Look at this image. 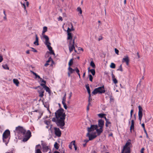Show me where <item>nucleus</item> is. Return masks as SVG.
Returning a JSON list of instances; mask_svg holds the SVG:
<instances>
[{"label": "nucleus", "instance_id": "obj_26", "mask_svg": "<svg viewBox=\"0 0 153 153\" xmlns=\"http://www.w3.org/2000/svg\"><path fill=\"white\" fill-rule=\"evenodd\" d=\"M13 82L17 86H18L19 85V82L18 79H13Z\"/></svg>", "mask_w": 153, "mask_h": 153}, {"label": "nucleus", "instance_id": "obj_39", "mask_svg": "<svg viewBox=\"0 0 153 153\" xmlns=\"http://www.w3.org/2000/svg\"><path fill=\"white\" fill-rule=\"evenodd\" d=\"M21 4L23 6V8H24L25 10L26 11V13H27V11L26 9V6L25 5V3H23V4L21 3Z\"/></svg>", "mask_w": 153, "mask_h": 153}, {"label": "nucleus", "instance_id": "obj_56", "mask_svg": "<svg viewBox=\"0 0 153 153\" xmlns=\"http://www.w3.org/2000/svg\"><path fill=\"white\" fill-rule=\"evenodd\" d=\"M89 140H85L84 141L86 143H87L88 141Z\"/></svg>", "mask_w": 153, "mask_h": 153}, {"label": "nucleus", "instance_id": "obj_5", "mask_svg": "<svg viewBox=\"0 0 153 153\" xmlns=\"http://www.w3.org/2000/svg\"><path fill=\"white\" fill-rule=\"evenodd\" d=\"M131 141L130 140H128L127 141L122 150V153H131V148L132 146Z\"/></svg>", "mask_w": 153, "mask_h": 153}, {"label": "nucleus", "instance_id": "obj_61", "mask_svg": "<svg viewBox=\"0 0 153 153\" xmlns=\"http://www.w3.org/2000/svg\"><path fill=\"white\" fill-rule=\"evenodd\" d=\"M78 74V75L79 76V78H80V74L79 73Z\"/></svg>", "mask_w": 153, "mask_h": 153}, {"label": "nucleus", "instance_id": "obj_35", "mask_svg": "<svg viewBox=\"0 0 153 153\" xmlns=\"http://www.w3.org/2000/svg\"><path fill=\"white\" fill-rule=\"evenodd\" d=\"M73 63V59H71L70 60L69 63H68V65L69 66V67H70L71 65Z\"/></svg>", "mask_w": 153, "mask_h": 153}, {"label": "nucleus", "instance_id": "obj_1", "mask_svg": "<svg viewBox=\"0 0 153 153\" xmlns=\"http://www.w3.org/2000/svg\"><path fill=\"white\" fill-rule=\"evenodd\" d=\"M104 123L103 120L100 119L98 120V125H92L90 127L88 128L87 136L89 137V140L94 139L102 132Z\"/></svg>", "mask_w": 153, "mask_h": 153}, {"label": "nucleus", "instance_id": "obj_60", "mask_svg": "<svg viewBox=\"0 0 153 153\" xmlns=\"http://www.w3.org/2000/svg\"><path fill=\"white\" fill-rule=\"evenodd\" d=\"M102 39V38H99L98 39V40L100 41Z\"/></svg>", "mask_w": 153, "mask_h": 153}, {"label": "nucleus", "instance_id": "obj_25", "mask_svg": "<svg viewBox=\"0 0 153 153\" xmlns=\"http://www.w3.org/2000/svg\"><path fill=\"white\" fill-rule=\"evenodd\" d=\"M73 26L72 25H71V28H69V27H68V30L67 31V33H71L70 32L74 30V29L73 28Z\"/></svg>", "mask_w": 153, "mask_h": 153}, {"label": "nucleus", "instance_id": "obj_51", "mask_svg": "<svg viewBox=\"0 0 153 153\" xmlns=\"http://www.w3.org/2000/svg\"><path fill=\"white\" fill-rule=\"evenodd\" d=\"M141 126L143 129V130H144V129H145L144 124V123H142L141 124Z\"/></svg>", "mask_w": 153, "mask_h": 153}, {"label": "nucleus", "instance_id": "obj_21", "mask_svg": "<svg viewBox=\"0 0 153 153\" xmlns=\"http://www.w3.org/2000/svg\"><path fill=\"white\" fill-rule=\"evenodd\" d=\"M44 90L43 89H42L41 91H38V92L39 94V96L40 97H43L44 95Z\"/></svg>", "mask_w": 153, "mask_h": 153}, {"label": "nucleus", "instance_id": "obj_58", "mask_svg": "<svg viewBox=\"0 0 153 153\" xmlns=\"http://www.w3.org/2000/svg\"><path fill=\"white\" fill-rule=\"evenodd\" d=\"M53 153H60L58 151H55Z\"/></svg>", "mask_w": 153, "mask_h": 153}, {"label": "nucleus", "instance_id": "obj_29", "mask_svg": "<svg viewBox=\"0 0 153 153\" xmlns=\"http://www.w3.org/2000/svg\"><path fill=\"white\" fill-rule=\"evenodd\" d=\"M110 67L111 68H115L116 65L113 62L111 63Z\"/></svg>", "mask_w": 153, "mask_h": 153}, {"label": "nucleus", "instance_id": "obj_27", "mask_svg": "<svg viewBox=\"0 0 153 153\" xmlns=\"http://www.w3.org/2000/svg\"><path fill=\"white\" fill-rule=\"evenodd\" d=\"M105 120L106 121V123L105 124V126L106 127H108V125L110 123V122L108 121V120L106 118V117H104Z\"/></svg>", "mask_w": 153, "mask_h": 153}, {"label": "nucleus", "instance_id": "obj_24", "mask_svg": "<svg viewBox=\"0 0 153 153\" xmlns=\"http://www.w3.org/2000/svg\"><path fill=\"white\" fill-rule=\"evenodd\" d=\"M74 143H75V141L74 140L71 142L69 144V147L71 149H72L73 145H74Z\"/></svg>", "mask_w": 153, "mask_h": 153}, {"label": "nucleus", "instance_id": "obj_34", "mask_svg": "<svg viewBox=\"0 0 153 153\" xmlns=\"http://www.w3.org/2000/svg\"><path fill=\"white\" fill-rule=\"evenodd\" d=\"M54 147L56 149H57L59 148L58 144L57 142H55L54 144Z\"/></svg>", "mask_w": 153, "mask_h": 153}, {"label": "nucleus", "instance_id": "obj_7", "mask_svg": "<svg viewBox=\"0 0 153 153\" xmlns=\"http://www.w3.org/2000/svg\"><path fill=\"white\" fill-rule=\"evenodd\" d=\"M105 91L104 86L103 85L95 89L92 92V93L94 95L97 94H102L104 93Z\"/></svg>", "mask_w": 153, "mask_h": 153}, {"label": "nucleus", "instance_id": "obj_62", "mask_svg": "<svg viewBox=\"0 0 153 153\" xmlns=\"http://www.w3.org/2000/svg\"><path fill=\"white\" fill-rule=\"evenodd\" d=\"M85 73H84L83 74V77H84L85 76Z\"/></svg>", "mask_w": 153, "mask_h": 153}, {"label": "nucleus", "instance_id": "obj_18", "mask_svg": "<svg viewBox=\"0 0 153 153\" xmlns=\"http://www.w3.org/2000/svg\"><path fill=\"white\" fill-rule=\"evenodd\" d=\"M48 146L43 145L42 147V151L44 152H46L48 151Z\"/></svg>", "mask_w": 153, "mask_h": 153}, {"label": "nucleus", "instance_id": "obj_33", "mask_svg": "<svg viewBox=\"0 0 153 153\" xmlns=\"http://www.w3.org/2000/svg\"><path fill=\"white\" fill-rule=\"evenodd\" d=\"M66 94H65L64 96L63 97L62 103L65 102L66 98Z\"/></svg>", "mask_w": 153, "mask_h": 153}, {"label": "nucleus", "instance_id": "obj_30", "mask_svg": "<svg viewBox=\"0 0 153 153\" xmlns=\"http://www.w3.org/2000/svg\"><path fill=\"white\" fill-rule=\"evenodd\" d=\"M98 116L100 117V118H103L104 117H104H105V114H104L101 113L99 114H98Z\"/></svg>", "mask_w": 153, "mask_h": 153}, {"label": "nucleus", "instance_id": "obj_15", "mask_svg": "<svg viewBox=\"0 0 153 153\" xmlns=\"http://www.w3.org/2000/svg\"><path fill=\"white\" fill-rule=\"evenodd\" d=\"M111 76L112 78V80L114 83L116 84L118 82V81L115 77V76L112 73L111 74Z\"/></svg>", "mask_w": 153, "mask_h": 153}, {"label": "nucleus", "instance_id": "obj_12", "mask_svg": "<svg viewBox=\"0 0 153 153\" xmlns=\"http://www.w3.org/2000/svg\"><path fill=\"white\" fill-rule=\"evenodd\" d=\"M129 59L128 56H124L122 60V62H126L127 65L129 64Z\"/></svg>", "mask_w": 153, "mask_h": 153}, {"label": "nucleus", "instance_id": "obj_48", "mask_svg": "<svg viewBox=\"0 0 153 153\" xmlns=\"http://www.w3.org/2000/svg\"><path fill=\"white\" fill-rule=\"evenodd\" d=\"M74 71H75L77 74L79 73V71L77 68H76L74 70Z\"/></svg>", "mask_w": 153, "mask_h": 153}, {"label": "nucleus", "instance_id": "obj_22", "mask_svg": "<svg viewBox=\"0 0 153 153\" xmlns=\"http://www.w3.org/2000/svg\"><path fill=\"white\" fill-rule=\"evenodd\" d=\"M39 39L37 35H36V40L34 42V44L36 45H38L39 44L38 43Z\"/></svg>", "mask_w": 153, "mask_h": 153}, {"label": "nucleus", "instance_id": "obj_20", "mask_svg": "<svg viewBox=\"0 0 153 153\" xmlns=\"http://www.w3.org/2000/svg\"><path fill=\"white\" fill-rule=\"evenodd\" d=\"M39 82H42V83L40 84V85L42 86L44 88H45V86H46L45 85V84L46 83V82L45 81L42 79V80H40V81H39Z\"/></svg>", "mask_w": 153, "mask_h": 153}, {"label": "nucleus", "instance_id": "obj_45", "mask_svg": "<svg viewBox=\"0 0 153 153\" xmlns=\"http://www.w3.org/2000/svg\"><path fill=\"white\" fill-rule=\"evenodd\" d=\"M3 60L2 56L0 54V62H1Z\"/></svg>", "mask_w": 153, "mask_h": 153}, {"label": "nucleus", "instance_id": "obj_44", "mask_svg": "<svg viewBox=\"0 0 153 153\" xmlns=\"http://www.w3.org/2000/svg\"><path fill=\"white\" fill-rule=\"evenodd\" d=\"M114 50L116 53L117 54V55H118L119 52V50L117 49L116 48H115Z\"/></svg>", "mask_w": 153, "mask_h": 153}, {"label": "nucleus", "instance_id": "obj_28", "mask_svg": "<svg viewBox=\"0 0 153 153\" xmlns=\"http://www.w3.org/2000/svg\"><path fill=\"white\" fill-rule=\"evenodd\" d=\"M44 88L45 89V91L47 92H48L49 94H51L50 90L49 88L48 87H47V86H45V88Z\"/></svg>", "mask_w": 153, "mask_h": 153}, {"label": "nucleus", "instance_id": "obj_6", "mask_svg": "<svg viewBox=\"0 0 153 153\" xmlns=\"http://www.w3.org/2000/svg\"><path fill=\"white\" fill-rule=\"evenodd\" d=\"M10 137V132L9 130H6L3 134V140L4 143L7 145L8 143Z\"/></svg>", "mask_w": 153, "mask_h": 153}, {"label": "nucleus", "instance_id": "obj_3", "mask_svg": "<svg viewBox=\"0 0 153 153\" xmlns=\"http://www.w3.org/2000/svg\"><path fill=\"white\" fill-rule=\"evenodd\" d=\"M47 31V27H43V29L41 36V39L43 40H45L44 43L46 46L47 48L50 51V53L51 54L54 55L55 53L52 50V48L51 47V43L49 41V38L48 36L45 34V33Z\"/></svg>", "mask_w": 153, "mask_h": 153}, {"label": "nucleus", "instance_id": "obj_53", "mask_svg": "<svg viewBox=\"0 0 153 153\" xmlns=\"http://www.w3.org/2000/svg\"><path fill=\"white\" fill-rule=\"evenodd\" d=\"M26 4L27 7H28L29 6V2L28 1H27V2H26Z\"/></svg>", "mask_w": 153, "mask_h": 153}, {"label": "nucleus", "instance_id": "obj_16", "mask_svg": "<svg viewBox=\"0 0 153 153\" xmlns=\"http://www.w3.org/2000/svg\"><path fill=\"white\" fill-rule=\"evenodd\" d=\"M30 72L32 73L33 75H34L35 77V78L38 79L40 80H42V78H41L36 73H35L32 71H30Z\"/></svg>", "mask_w": 153, "mask_h": 153}, {"label": "nucleus", "instance_id": "obj_42", "mask_svg": "<svg viewBox=\"0 0 153 153\" xmlns=\"http://www.w3.org/2000/svg\"><path fill=\"white\" fill-rule=\"evenodd\" d=\"M86 88H87V89L88 92L89 94V96L90 97V91L89 88V87L88 86V87H87Z\"/></svg>", "mask_w": 153, "mask_h": 153}, {"label": "nucleus", "instance_id": "obj_4", "mask_svg": "<svg viewBox=\"0 0 153 153\" xmlns=\"http://www.w3.org/2000/svg\"><path fill=\"white\" fill-rule=\"evenodd\" d=\"M16 133L19 134H22L23 137V141L24 142L27 141L31 136V133L29 130L27 132L21 126L16 127L15 130Z\"/></svg>", "mask_w": 153, "mask_h": 153}, {"label": "nucleus", "instance_id": "obj_2", "mask_svg": "<svg viewBox=\"0 0 153 153\" xmlns=\"http://www.w3.org/2000/svg\"><path fill=\"white\" fill-rule=\"evenodd\" d=\"M55 114L56 118H53L52 121L55 122L58 126L62 128V127L64 126L65 124L64 120L65 115L64 112V109H60L57 111Z\"/></svg>", "mask_w": 153, "mask_h": 153}, {"label": "nucleus", "instance_id": "obj_11", "mask_svg": "<svg viewBox=\"0 0 153 153\" xmlns=\"http://www.w3.org/2000/svg\"><path fill=\"white\" fill-rule=\"evenodd\" d=\"M54 130L55 134L56 136L58 137L61 136V132L59 128L55 127L54 128Z\"/></svg>", "mask_w": 153, "mask_h": 153}, {"label": "nucleus", "instance_id": "obj_13", "mask_svg": "<svg viewBox=\"0 0 153 153\" xmlns=\"http://www.w3.org/2000/svg\"><path fill=\"white\" fill-rule=\"evenodd\" d=\"M42 148L39 144L37 145L35 147V153H42L41 150Z\"/></svg>", "mask_w": 153, "mask_h": 153}, {"label": "nucleus", "instance_id": "obj_50", "mask_svg": "<svg viewBox=\"0 0 153 153\" xmlns=\"http://www.w3.org/2000/svg\"><path fill=\"white\" fill-rule=\"evenodd\" d=\"M58 20L59 21L61 20V21H62V17L61 16H59V17L58 18Z\"/></svg>", "mask_w": 153, "mask_h": 153}, {"label": "nucleus", "instance_id": "obj_32", "mask_svg": "<svg viewBox=\"0 0 153 153\" xmlns=\"http://www.w3.org/2000/svg\"><path fill=\"white\" fill-rule=\"evenodd\" d=\"M52 126L51 124L50 125H47L46 126V127L47 128H49V130L52 131H51V128H52Z\"/></svg>", "mask_w": 153, "mask_h": 153}, {"label": "nucleus", "instance_id": "obj_19", "mask_svg": "<svg viewBox=\"0 0 153 153\" xmlns=\"http://www.w3.org/2000/svg\"><path fill=\"white\" fill-rule=\"evenodd\" d=\"M52 62V63L53 62V61L52 60V58L51 57H50L48 60L46 62V63L45 64V66H47L49 65V62Z\"/></svg>", "mask_w": 153, "mask_h": 153}, {"label": "nucleus", "instance_id": "obj_64", "mask_svg": "<svg viewBox=\"0 0 153 153\" xmlns=\"http://www.w3.org/2000/svg\"><path fill=\"white\" fill-rule=\"evenodd\" d=\"M80 50H81L82 51H83V49L82 48H80Z\"/></svg>", "mask_w": 153, "mask_h": 153}, {"label": "nucleus", "instance_id": "obj_38", "mask_svg": "<svg viewBox=\"0 0 153 153\" xmlns=\"http://www.w3.org/2000/svg\"><path fill=\"white\" fill-rule=\"evenodd\" d=\"M44 123L47 125H50L51 124L50 122L47 120L45 121Z\"/></svg>", "mask_w": 153, "mask_h": 153}, {"label": "nucleus", "instance_id": "obj_46", "mask_svg": "<svg viewBox=\"0 0 153 153\" xmlns=\"http://www.w3.org/2000/svg\"><path fill=\"white\" fill-rule=\"evenodd\" d=\"M31 49H32V51L34 52H37V51L35 49L33 48H31Z\"/></svg>", "mask_w": 153, "mask_h": 153}, {"label": "nucleus", "instance_id": "obj_59", "mask_svg": "<svg viewBox=\"0 0 153 153\" xmlns=\"http://www.w3.org/2000/svg\"><path fill=\"white\" fill-rule=\"evenodd\" d=\"M3 13H4V14L5 15V16H6V13H5V11L4 10V11Z\"/></svg>", "mask_w": 153, "mask_h": 153}, {"label": "nucleus", "instance_id": "obj_57", "mask_svg": "<svg viewBox=\"0 0 153 153\" xmlns=\"http://www.w3.org/2000/svg\"><path fill=\"white\" fill-rule=\"evenodd\" d=\"M137 55L138 58H140V56L139 54V53H137Z\"/></svg>", "mask_w": 153, "mask_h": 153}, {"label": "nucleus", "instance_id": "obj_31", "mask_svg": "<svg viewBox=\"0 0 153 153\" xmlns=\"http://www.w3.org/2000/svg\"><path fill=\"white\" fill-rule=\"evenodd\" d=\"M3 68L5 69L9 70V68L7 65H2Z\"/></svg>", "mask_w": 153, "mask_h": 153}, {"label": "nucleus", "instance_id": "obj_52", "mask_svg": "<svg viewBox=\"0 0 153 153\" xmlns=\"http://www.w3.org/2000/svg\"><path fill=\"white\" fill-rule=\"evenodd\" d=\"M73 146L74 147L75 150H77V147L75 145V143H74V145H73Z\"/></svg>", "mask_w": 153, "mask_h": 153}, {"label": "nucleus", "instance_id": "obj_8", "mask_svg": "<svg viewBox=\"0 0 153 153\" xmlns=\"http://www.w3.org/2000/svg\"><path fill=\"white\" fill-rule=\"evenodd\" d=\"M138 119L140 121V123L141 124V122L142 118L143 116V108L140 106L139 105L138 106Z\"/></svg>", "mask_w": 153, "mask_h": 153}, {"label": "nucleus", "instance_id": "obj_14", "mask_svg": "<svg viewBox=\"0 0 153 153\" xmlns=\"http://www.w3.org/2000/svg\"><path fill=\"white\" fill-rule=\"evenodd\" d=\"M68 77H70L71 76V74H72L74 72V70L73 69L70 67H69L68 68Z\"/></svg>", "mask_w": 153, "mask_h": 153}, {"label": "nucleus", "instance_id": "obj_40", "mask_svg": "<svg viewBox=\"0 0 153 153\" xmlns=\"http://www.w3.org/2000/svg\"><path fill=\"white\" fill-rule=\"evenodd\" d=\"M117 71H123V70L122 69V65H120L118 69H117Z\"/></svg>", "mask_w": 153, "mask_h": 153}, {"label": "nucleus", "instance_id": "obj_41", "mask_svg": "<svg viewBox=\"0 0 153 153\" xmlns=\"http://www.w3.org/2000/svg\"><path fill=\"white\" fill-rule=\"evenodd\" d=\"M62 104H63V106H64V107L65 108V109H67V105L65 103V102L62 103Z\"/></svg>", "mask_w": 153, "mask_h": 153}, {"label": "nucleus", "instance_id": "obj_36", "mask_svg": "<svg viewBox=\"0 0 153 153\" xmlns=\"http://www.w3.org/2000/svg\"><path fill=\"white\" fill-rule=\"evenodd\" d=\"M77 11L81 14L82 13V10L80 7H78L77 9Z\"/></svg>", "mask_w": 153, "mask_h": 153}, {"label": "nucleus", "instance_id": "obj_10", "mask_svg": "<svg viewBox=\"0 0 153 153\" xmlns=\"http://www.w3.org/2000/svg\"><path fill=\"white\" fill-rule=\"evenodd\" d=\"M69 45H68L69 49V51L70 53L73 51L74 49H75L74 45V42H69Z\"/></svg>", "mask_w": 153, "mask_h": 153}, {"label": "nucleus", "instance_id": "obj_47", "mask_svg": "<svg viewBox=\"0 0 153 153\" xmlns=\"http://www.w3.org/2000/svg\"><path fill=\"white\" fill-rule=\"evenodd\" d=\"M144 131L146 135V137L148 138V135L147 133V131L145 129H144Z\"/></svg>", "mask_w": 153, "mask_h": 153}, {"label": "nucleus", "instance_id": "obj_63", "mask_svg": "<svg viewBox=\"0 0 153 153\" xmlns=\"http://www.w3.org/2000/svg\"><path fill=\"white\" fill-rule=\"evenodd\" d=\"M126 0H125L124 1V3L125 4H126Z\"/></svg>", "mask_w": 153, "mask_h": 153}, {"label": "nucleus", "instance_id": "obj_43", "mask_svg": "<svg viewBox=\"0 0 153 153\" xmlns=\"http://www.w3.org/2000/svg\"><path fill=\"white\" fill-rule=\"evenodd\" d=\"M89 78L90 80L92 82V79H93V77L91 75H89Z\"/></svg>", "mask_w": 153, "mask_h": 153}, {"label": "nucleus", "instance_id": "obj_17", "mask_svg": "<svg viewBox=\"0 0 153 153\" xmlns=\"http://www.w3.org/2000/svg\"><path fill=\"white\" fill-rule=\"evenodd\" d=\"M134 122L133 120L131 121V124L130 126V130L131 132L132 130H134Z\"/></svg>", "mask_w": 153, "mask_h": 153}, {"label": "nucleus", "instance_id": "obj_55", "mask_svg": "<svg viewBox=\"0 0 153 153\" xmlns=\"http://www.w3.org/2000/svg\"><path fill=\"white\" fill-rule=\"evenodd\" d=\"M133 110L132 109L131 111L130 114H132V113H133Z\"/></svg>", "mask_w": 153, "mask_h": 153}, {"label": "nucleus", "instance_id": "obj_9", "mask_svg": "<svg viewBox=\"0 0 153 153\" xmlns=\"http://www.w3.org/2000/svg\"><path fill=\"white\" fill-rule=\"evenodd\" d=\"M73 35L71 33H67V40L68 42H74V39H72Z\"/></svg>", "mask_w": 153, "mask_h": 153}, {"label": "nucleus", "instance_id": "obj_49", "mask_svg": "<svg viewBox=\"0 0 153 153\" xmlns=\"http://www.w3.org/2000/svg\"><path fill=\"white\" fill-rule=\"evenodd\" d=\"M145 149L144 148H143L141 149V151H140V152L141 153H144V151Z\"/></svg>", "mask_w": 153, "mask_h": 153}, {"label": "nucleus", "instance_id": "obj_54", "mask_svg": "<svg viewBox=\"0 0 153 153\" xmlns=\"http://www.w3.org/2000/svg\"><path fill=\"white\" fill-rule=\"evenodd\" d=\"M26 53H27V54H29L30 53V51L29 50H27V51H26Z\"/></svg>", "mask_w": 153, "mask_h": 153}, {"label": "nucleus", "instance_id": "obj_23", "mask_svg": "<svg viewBox=\"0 0 153 153\" xmlns=\"http://www.w3.org/2000/svg\"><path fill=\"white\" fill-rule=\"evenodd\" d=\"M88 72H90L93 75H94L95 74V72L94 69H90V68H88Z\"/></svg>", "mask_w": 153, "mask_h": 153}, {"label": "nucleus", "instance_id": "obj_37", "mask_svg": "<svg viewBox=\"0 0 153 153\" xmlns=\"http://www.w3.org/2000/svg\"><path fill=\"white\" fill-rule=\"evenodd\" d=\"M90 65L93 68H94L95 67V65L93 61H91L90 63Z\"/></svg>", "mask_w": 153, "mask_h": 153}]
</instances>
